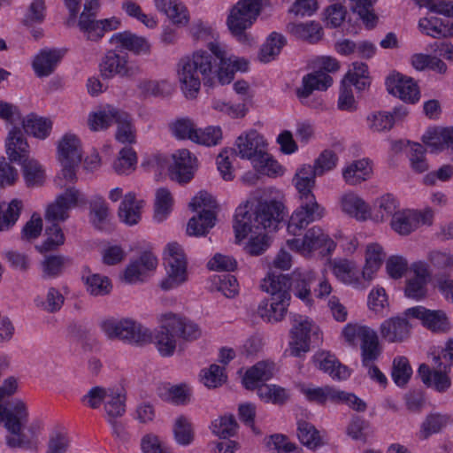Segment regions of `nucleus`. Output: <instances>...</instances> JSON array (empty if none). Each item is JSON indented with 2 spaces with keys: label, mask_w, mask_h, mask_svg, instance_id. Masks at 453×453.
Masks as SVG:
<instances>
[{
  "label": "nucleus",
  "mask_w": 453,
  "mask_h": 453,
  "mask_svg": "<svg viewBox=\"0 0 453 453\" xmlns=\"http://www.w3.org/2000/svg\"><path fill=\"white\" fill-rule=\"evenodd\" d=\"M208 48L211 52L199 50L181 58L178 63V79L187 98L196 97L202 82L208 87L213 86L216 81L221 85L229 84L237 71L248 69L244 58L228 57L219 42H209Z\"/></svg>",
  "instance_id": "f257e3e1"
},
{
  "label": "nucleus",
  "mask_w": 453,
  "mask_h": 453,
  "mask_svg": "<svg viewBox=\"0 0 453 453\" xmlns=\"http://www.w3.org/2000/svg\"><path fill=\"white\" fill-rule=\"evenodd\" d=\"M283 211V203L276 200L259 201L251 211L248 210V204L239 206L233 225L235 238L242 241L249 233L275 230L284 218Z\"/></svg>",
  "instance_id": "f03ea898"
},
{
  "label": "nucleus",
  "mask_w": 453,
  "mask_h": 453,
  "mask_svg": "<svg viewBox=\"0 0 453 453\" xmlns=\"http://www.w3.org/2000/svg\"><path fill=\"white\" fill-rule=\"evenodd\" d=\"M29 412L21 399H15L9 406L0 405V420L9 434L6 444L12 449H30L36 438L37 426H27Z\"/></svg>",
  "instance_id": "7ed1b4c3"
},
{
  "label": "nucleus",
  "mask_w": 453,
  "mask_h": 453,
  "mask_svg": "<svg viewBox=\"0 0 453 453\" xmlns=\"http://www.w3.org/2000/svg\"><path fill=\"white\" fill-rule=\"evenodd\" d=\"M262 8V0H239L231 9L226 19L230 33L241 42L250 41L246 30L257 19Z\"/></svg>",
  "instance_id": "20e7f679"
},
{
  "label": "nucleus",
  "mask_w": 453,
  "mask_h": 453,
  "mask_svg": "<svg viewBox=\"0 0 453 453\" xmlns=\"http://www.w3.org/2000/svg\"><path fill=\"white\" fill-rule=\"evenodd\" d=\"M217 206L215 199L206 191H200L189 203L192 211L204 207L197 216L192 217L187 226V234L191 236L206 235L215 225L216 215L211 209Z\"/></svg>",
  "instance_id": "39448f33"
},
{
  "label": "nucleus",
  "mask_w": 453,
  "mask_h": 453,
  "mask_svg": "<svg viewBox=\"0 0 453 453\" xmlns=\"http://www.w3.org/2000/svg\"><path fill=\"white\" fill-rule=\"evenodd\" d=\"M101 326L110 339H119L141 346L152 342L149 330L132 319L106 320Z\"/></svg>",
  "instance_id": "423d86ee"
},
{
  "label": "nucleus",
  "mask_w": 453,
  "mask_h": 453,
  "mask_svg": "<svg viewBox=\"0 0 453 453\" xmlns=\"http://www.w3.org/2000/svg\"><path fill=\"white\" fill-rule=\"evenodd\" d=\"M340 68L339 62L331 57L321 59L319 70L310 73L303 77L302 86L296 89V96L303 104L314 90H326L333 84V78L328 73H334Z\"/></svg>",
  "instance_id": "0eeeda50"
},
{
  "label": "nucleus",
  "mask_w": 453,
  "mask_h": 453,
  "mask_svg": "<svg viewBox=\"0 0 453 453\" xmlns=\"http://www.w3.org/2000/svg\"><path fill=\"white\" fill-rule=\"evenodd\" d=\"M298 198L299 205L292 213L288 224V231L293 235L299 234L311 223L320 220L326 212L314 194H306Z\"/></svg>",
  "instance_id": "6e6552de"
},
{
  "label": "nucleus",
  "mask_w": 453,
  "mask_h": 453,
  "mask_svg": "<svg viewBox=\"0 0 453 453\" xmlns=\"http://www.w3.org/2000/svg\"><path fill=\"white\" fill-rule=\"evenodd\" d=\"M165 265L167 276L160 282L162 289L175 288L188 280L186 256L183 249L177 242H171L167 245Z\"/></svg>",
  "instance_id": "1a4fd4ad"
},
{
  "label": "nucleus",
  "mask_w": 453,
  "mask_h": 453,
  "mask_svg": "<svg viewBox=\"0 0 453 453\" xmlns=\"http://www.w3.org/2000/svg\"><path fill=\"white\" fill-rule=\"evenodd\" d=\"M99 71L103 79L133 78L141 73L138 65H130L127 55L120 54L117 50H109L102 58Z\"/></svg>",
  "instance_id": "9d476101"
},
{
  "label": "nucleus",
  "mask_w": 453,
  "mask_h": 453,
  "mask_svg": "<svg viewBox=\"0 0 453 453\" xmlns=\"http://www.w3.org/2000/svg\"><path fill=\"white\" fill-rule=\"evenodd\" d=\"M293 321L289 351L291 356L301 357L310 351L311 332L314 328H312V321L301 315H295Z\"/></svg>",
  "instance_id": "9b49d317"
},
{
  "label": "nucleus",
  "mask_w": 453,
  "mask_h": 453,
  "mask_svg": "<svg viewBox=\"0 0 453 453\" xmlns=\"http://www.w3.org/2000/svg\"><path fill=\"white\" fill-rule=\"evenodd\" d=\"M405 316L420 319L422 325L437 334L448 333L450 329V322L442 310H429L423 306L409 308L404 312Z\"/></svg>",
  "instance_id": "f8f14e48"
},
{
  "label": "nucleus",
  "mask_w": 453,
  "mask_h": 453,
  "mask_svg": "<svg viewBox=\"0 0 453 453\" xmlns=\"http://www.w3.org/2000/svg\"><path fill=\"white\" fill-rule=\"evenodd\" d=\"M235 149L231 152L242 159L252 160L254 165L256 160L260 158L265 151V141L257 131L250 130L241 134L235 141Z\"/></svg>",
  "instance_id": "ddd939ff"
},
{
  "label": "nucleus",
  "mask_w": 453,
  "mask_h": 453,
  "mask_svg": "<svg viewBox=\"0 0 453 453\" xmlns=\"http://www.w3.org/2000/svg\"><path fill=\"white\" fill-rule=\"evenodd\" d=\"M288 246L303 254H310L313 250L326 246L328 250L334 248V242L319 226L310 228L303 239L294 238L287 241Z\"/></svg>",
  "instance_id": "4468645a"
},
{
  "label": "nucleus",
  "mask_w": 453,
  "mask_h": 453,
  "mask_svg": "<svg viewBox=\"0 0 453 453\" xmlns=\"http://www.w3.org/2000/svg\"><path fill=\"white\" fill-rule=\"evenodd\" d=\"M434 365L435 367L431 369L426 364H421L418 374L427 388H431L438 393H445L451 387V379L449 376L450 370L449 365H444L443 362H437Z\"/></svg>",
  "instance_id": "2eb2a0df"
},
{
  "label": "nucleus",
  "mask_w": 453,
  "mask_h": 453,
  "mask_svg": "<svg viewBox=\"0 0 453 453\" xmlns=\"http://www.w3.org/2000/svg\"><path fill=\"white\" fill-rule=\"evenodd\" d=\"M97 16H85L80 15L77 27L89 41H98L105 32L116 30L120 26V21L115 18L96 19Z\"/></svg>",
  "instance_id": "dca6fc26"
},
{
  "label": "nucleus",
  "mask_w": 453,
  "mask_h": 453,
  "mask_svg": "<svg viewBox=\"0 0 453 453\" xmlns=\"http://www.w3.org/2000/svg\"><path fill=\"white\" fill-rule=\"evenodd\" d=\"M388 91L405 103L415 104L420 98L418 86L411 77L394 73L386 81Z\"/></svg>",
  "instance_id": "f3484780"
},
{
  "label": "nucleus",
  "mask_w": 453,
  "mask_h": 453,
  "mask_svg": "<svg viewBox=\"0 0 453 453\" xmlns=\"http://www.w3.org/2000/svg\"><path fill=\"white\" fill-rule=\"evenodd\" d=\"M79 194L75 188H69L58 196L55 202L48 206L45 219L51 224L66 220L70 209L77 205Z\"/></svg>",
  "instance_id": "a211bd4d"
},
{
  "label": "nucleus",
  "mask_w": 453,
  "mask_h": 453,
  "mask_svg": "<svg viewBox=\"0 0 453 453\" xmlns=\"http://www.w3.org/2000/svg\"><path fill=\"white\" fill-rule=\"evenodd\" d=\"M174 325L169 312L161 315L160 326L156 331L152 341L163 357L172 356L176 349L178 335L175 334Z\"/></svg>",
  "instance_id": "6ab92c4d"
},
{
  "label": "nucleus",
  "mask_w": 453,
  "mask_h": 453,
  "mask_svg": "<svg viewBox=\"0 0 453 453\" xmlns=\"http://www.w3.org/2000/svg\"><path fill=\"white\" fill-rule=\"evenodd\" d=\"M173 163L169 167L172 180L179 183H187L194 177L196 158L191 153L182 149L173 154Z\"/></svg>",
  "instance_id": "aec40b11"
},
{
  "label": "nucleus",
  "mask_w": 453,
  "mask_h": 453,
  "mask_svg": "<svg viewBox=\"0 0 453 453\" xmlns=\"http://www.w3.org/2000/svg\"><path fill=\"white\" fill-rule=\"evenodd\" d=\"M157 257L150 250L142 252L139 258L131 262L124 271V280L127 283L143 281L149 273L156 270Z\"/></svg>",
  "instance_id": "412c9836"
},
{
  "label": "nucleus",
  "mask_w": 453,
  "mask_h": 453,
  "mask_svg": "<svg viewBox=\"0 0 453 453\" xmlns=\"http://www.w3.org/2000/svg\"><path fill=\"white\" fill-rule=\"evenodd\" d=\"M411 325L406 318L393 317L381 323L380 336L390 343L403 342L411 334Z\"/></svg>",
  "instance_id": "4be33fe9"
},
{
  "label": "nucleus",
  "mask_w": 453,
  "mask_h": 453,
  "mask_svg": "<svg viewBox=\"0 0 453 453\" xmlns=\"http://www.w3.org/2000/svg\"><path fill=\"white\" fill-rule=\"evenodd\" d=\"M110 42L134 55H149L150 53V43L149 41L145 37L139 36L130 31L113 34L110 38Z\"/></svg>",
  "instance_id": "5701e85b"
},
{
  "label": "nucleus",
  "mask_w": 453,
  "mask_h": 453,
  "mask_svg": "<svg viewBox=\"0 0 453 453\" xmlns=\"http://www.w3.org/2000/svg\"><path fill=\"white\" fill-rule=\"evenodd\" d=\"M312 360L318 369L328 373L334 380H347L350 376L349 368L342 365L337 358L329 352H318L313 356Z\"/></svg>",
  "instance_id": "b1692460"
},
{
  "label": "nucleus",
  "mask_w": 453,
  "mask_h": 453,
  "mask_svg": "<svg viewBox=\"0 0 453 453\" xmlns=\"http://www.w3.org/2000/svg\"><path fill=\"white\" fill-rule=\"evenodd\" d=\"M334 275L342 283L352 285L357 288H365L367 285L362 282V276L354 261L348 259L336 260L332 265Z\"/></svg>",
  "instance_id": "393cba45"
},
{
  "label": "nucleus",
  "mask_w": 453,
  "mask_h": 453,
  "mask_svg": "<svg viewBox=\"0 0 453 453\" xmlns=\"http://www.w3.org/2000/svg\"><path fill=\"white\" fill-rule=\"evenodd\" d=\"M422 142L432 151L449 150L453 152V127L428 129L422 136Z\"/></svg>",
  "instance_id": "a878e982"
},
{
  "label": "nucleus",
  "mask_w": 453,
  "mask_h": 453,
  "mask_svg": "<svg viewBox=\"0 0 453 453\" xmlns=\"http://www.w3.org/2000/svg\"><path fill=\"white\" fill-rule=\"evenodd\" d=\"M6 153L12 162L21 163L29 154V146L27 139L19 127H13L6 139Z\"/></svg>",
  "instance_id": "bb28decb"
},
{
  "label": "nucleus",
  "mask_w": 453,
  "mask_h": 453,
  "mask_svg": "<svg viewBox=\"0 0 453 453\" xmlns=\"http://www.w3.org/2000/svg\"><path fill=\"white\" fill-rule=\"evenodd\" d=\"M421 221L425 223V214L416 211L403 210L394 215L391 226L399 234L407 235L417 229Z\"/></svg>",
  "instance_id": "cd10ccee"
},
{
  "label": "nucleus",
  "mask_w": 453,
  "mask_h": 453,
  "mask_svg": "<svg viewBox=\"0 0 453 453\" xmlns=\"http://www.w3.org/2000/svg\"><path fill=\"white\" fill-rule=\"evenodd\" d=\"M290 299L280 297H270L264 300L257 308L258 315L267 322H278L285 317Z\"/></svg>",
  "instance_id": "c85d7f7f"
},
{
  "label": "nucleus",
  "mask_w": 453,
  "mask_h": 453,
  "mask_svg": "<svg viewBox=\"0 0 453 453\" xmlns=\"http://www.w3.org/2000/svg\"><path fill=\"white\" fill-rule=\"evenodd\" d=\"M73 264V259L62 254L44 255L40 262L41 275L43 280H52L61 276L65 268Z\"/></svg>",
  "instance_id": "c756f323"
},
{
  "label": "nucleus",
  "mask_w": 453,
  "mask_h": 453,
  "mask_svg": "<svg viewBox=\"0 0 453 453\" xmlns=\"http://www.w3.org/2000/svg\"><path fill=\"white\" fill-rule=\"evenodd\" d=\"M275 365L270 361H260L250 368L242 379V383L247 389H257L259 382L270 380L274 373Z\"/></svg>",
  "instance_id": "7c9ffc66"
},
{
  "label": "nucleus",
  "mask_w": 453,
  "mask_h": 453,
  "mask_svg": "<svg viewBox=\"0 0 453 453\" xmlns=\"http://www.w3.org/2000/svg\"><path fill=\"white\" fill-rule=\"evenodd\" d=\"M142 206L143 201L137 200L134 193L129 192L126 194L118 210V216L120 221L127 226L138 224L141 219Z\"/></svg>",
  "instance_id": "2f4dec72"
},
{
  "label": "nucleus",
  "mask_w": 453,
  "mask_h": 453,
  "mask_svg": "<svg viewBox=\"0 0 453 453\" xmlns=\"http://www.w3.org/2000/svg\"><path fill=\"white\" fill-rule=\"evenodd\" d=\"M261 288L270 294L271 297H280L291 299L289 276L275 272L268 273L263 280Z\"/></svg>",
  "instance_id": "473e14b6"
},
{
  "label": "nucleus",
  "mask_w": 453,
  "mask_h": 453,
  "mask_svg": "<svg viewBox=\"0 0 453 453\" xmlns=\"http://www.w3.org/2000/svg\"><path fill=\"white\" fill-rule=\"evenodd\" d=\"M64 53L59 50H42L35 58L33 68L38 77H46L50 75L60 62Z\"/></svg>",
  "instance_id": "72a5a7b5"
},
{
  "label": "nucleus",
  "mask_w": 453,
  "mask_h": 453,
  "mask_svg": "<svg viewBox=\"0 0 453 453\" xmlns=\"http://www.w3.org/2000/svg\"><path fill=\"white\" fill-rule=\"evenodd\" d=\"M300 391L305 395L309 402L325 405L327 402L336 404L340 398V389L331 386L311 388L305 385L300 387Z\"/></svg>",
  "instance_id": "f704fd0d"
},
{
  "label": "nucleus",
  "mask_w": 453,
  "mask_h": 453,
  "mask_svg": "<svg viewBox=\"0 0 453 453\" xmlns=\"http://www.w3.org/2000/svg\"><path fill=\"white\" fill-rule=\"evenodd\" d=\"M385 254L382 247L377 243L369 244L365 252V265L362 271V279L368 284L372 280L374 273L380 268Z\"/></svg>",
  "instance_id": "c9c22d12"
},
{
  "label": "nucleus",
  "mask_w": 453,
  "mask_h": 453,
  "mask_svg": "<svg viewBox=\"0 0 453 453\" xmlns=\"http://www.w3.org/2000/svg\"><path fill=\"white\" fill-rule=\"evenodd\" d=\"M313 280L311 273L295 271L289 276V282H291L290 291L306 303H310L311 302V285Z\"/></svg>",
  "instance_id": "e433bc0d"
},
{
  "label": "nucleus",
  "mask_w": 453,
  "mask_h": 453,
  "mask_svg": "<svg viewBox=\"0 0 453 453\" xmlns=\"http://www.w3.org/2000/svg\"><path fill=\"white\" fill-rule=\"evenodd\" d=\"M372 173V164L368 158L353 161L342 173L343 178L349 185H357L370 178Z\"/></svg>",
  "instance_id": "4c0bfd02"
},
{
  "label": "nucleus",
  "mask_w": 453,
  "mask_h": 453,
  "mask_svg": "<svg viewBox=\"0 0 453 453\" xmlns=\"http://www.w3.org/2000/svg\"><path fill=\"white\" fill-rule=\"evenodd\" d=\"M81 280L87 291L95 296L108 295L111 290V283L108 277L98 273H90L88 267L83 268Z\"/></svg>",
  "instance_id": "58836bf2"
},
{
  "label": "nucleus",
  "mask_w": 453,
  "mask_h": 453,
  "mask_svg": "<svg viewBox=\"0 0 453 453\" xmlns=\"http://www.w3.org/2000/svg\"><path fill=\"white\" fill-rule=\"evenodd\" d=\"M365 332L366 334H363L360 346L362 365H370V363H374L379 358L382 349L377 333L372 329Z\"/></svg>",
  "instance_id": "ea45409f"
},
{
  "label": "nucleus",
  "mask_w": 453,
  "mask_h": 453,
  "mask_svg": "<svg viewBox=\"0 0 453 453\" xmlns=\"http://www.w3.org/2000/svg\"><path fill=\"white\" fill-rule=\"evenodd\" d=\"M297 425V437L300 442L311 449L324 445L319 431L310 422L299 419Z\"/></svg>",
  "instance_id": "a19ab883"
},
{
  "label": "nucleus",
  "mask_w": 453,
  "mask_h": 453,
  "mask_svg": "<svg viewBox=\"0 0 453 453\" xmlns=\"http://www.w3.org/2000/svg\"><path fill=\"white\" fill-rule=\"evenodd\" d=\"M59 160L81 162L82 154L81 142L74 134H66L58 142Z\"/></svg>",
  "instance_id": "79ce46f5"
},
{
  "label": "nucleus",
  "mask_w": 453,
  "mask_h": 453,
  "mask_svg": "<svg viewBox=\"0 0 453 453\" xmlns=\"http://www.w3.org/2000/svg\"><path fill=\"white\" fill-rule=\"evenodd\" d=\"M288 31L296 38L310 43H316L322 38V27L315 22L290 23L288 25Z\"/></svg>",
  "instance_id": "37998d69"
},
{
  "label": "nucleus",
  "mask_w": 453,
  "mask_h": 453,
  "mask_svg": "<svg viewBox=\"0 0 453 453\" xmlns=\"http://www.w3.org/2000/svg\"><path fill=\"white\" fill-rule=\"evenodd\" d=\"M23 177L28 188L41 187L43 185L46 175L42 166L35 159L21 161Z\"/></svg>",
  "instance_id": "c03bdc74"
},
{
  "label": "nucleus",
  "mask_w": 453,
  "mask_h": 453,
  "mask_svg": "<svg viewBox=\"0 0 453 453\" xmlns=\"http://www.w3.org/2000/svg\"><path fill=\"white\" fill-rule=\"evenodd\" d=\"M22 208V201L17 198L12 199L8 204L0 203V231H7L15 225Z\"/></svg>",
  "instance_id": "a18cd8bd"
},
{
  "label": "nucleus",
  "mask_w": 453,
  "mask_h": 453,
  "mask_svg": "<svg viewBox=\"0 0 453 453\" xmlns=\"http://www.w3.org/2000/svg\"><path fill=\"white\" fill-rule=\"evenodd\" d=\"M23 128L27 134L39 139H45L49 136L52 128V122L45 118L30 113L23 120Z\"/></svg>",
  "instance_id": "49530a36"
},
{
  "label": "nucleus",
  "mask_w": 453,
  "mask_h": 453,
  "mask_svg": "<svg viewBox=\"0 0 453 453\" xmlns=\"http://www.w3.org/2000/svg\"><path fill=\"white\" fill-rule=\"evenodd\" d=\"M286 44L285 37L276 32H273L265 42L261 46L258 59L263 63H269L278 56Z\"/></svg>",
  "instance_id": "de8ad7c7"
},
{
  "label": "nucleus",
  "mask_w": 453,
  "mask_h": 453,
  "mask_svg": "<svg viewBox=\"0 0 453 453\" xmlns=\"http://www.w3.org/2000/svg\"><path fill=\"white\" fill-rule=\"evenodd\" d=\"M257 394L262 401L276 405L284 404L289 398L286 388L274 384H260Z\"/></svg>",
  "instance_id": "09e8293b"
},
{
  "label": "nucleus",
  "mask_w": 453,
  "mask_h": 453,
  "mask_svg": "<svg viewBox=\"0 0 453 453\" xmlns=\"http://www.w3.org/2000/svg\"><path fill=\"white\" fill-rule=\"evenodd\" d=\"M316 176L319 175L311 165H303L298 170L294 178L295 186L299 195L298 196L306 194H313L312 189L315 187Z\"/></svg>",
  "instance_id": "8fccbe9b"
},
{
  "label": "nucleus",
  "mask_w": 453,
  "mask_h": 453,
  "mask_svg": "<svg viewBox=\"0 0 453 453\" xmlns=\"http://www.w3.org/2000/svg\"><path fill=\"white\" fill-rule=\"evenodd\" d=\"M169 314L173 323L175 324L174 330L178 337L185 341H194L200 337L201 329L197 324L173 312H169Z\"/></svg>",
  "instance_id": "3c124183"
},
{
  "label": "nucleus",
  "mask_w": 453,
  "mask_h": 453,
  "mask_svg": "<svg viewBox=\"0 0 453 453\" xmlns=\"http://www.w3.org/2000/svg\"><path fill=\"white\" fill-rule=\"evenodd\" d=\"M342 207L344 212L358 220H365L371 215L368 204L354 195L345 196L342 200Z\"/></svg>",
  "instance_id": "603ef678"
},
{
  "label": "nucleus",
  "mask_w": 453,
  "mask_h": 453,
  "mask_svg": "<svg viewBox=\"0 0 453 453\" xmlns=\"http://www.w3.org/2000/svg\"><path fill=\"white\" fill-rule=\"evenodd\" d=\"M46 239L37 247L40 253H46L58 250L65 243V234L58 223H50L45 229Z\"/></svg>",
  "instance_id": "864d4df0"
},
{
  "label": "nucleus",
  "mask_w": 453,
  "mask_h": 453,
  "mask_svg": "<svg viewBox=\"0 0 453 453\" xmlns=\"http://www.w3.org/2000/svg\"><path fill=\"white\" fill-rule=\"evenodd\" d=\"M121 110L112 106H107L104 111L94 112L89 115L88 125L91 130L98 131L105 129L116 121Z\"/></svg>",
  "instance_id": "5fc2aeb1"
},
{
  "label": "nucleus",
  "mask_w": 453,
  "mask_h": 453,
  "mask_svg": "<svg viewBox=\"0 0 453 453\" xmlns=\"http://www.w3.org/2000/svg\"><path fill=\"white\" fill-rule=\"evenodd\" d=\"M451 423L450 416L441 413H432L428 415L422 423L420 434L426 439L433 434L441 432L444 427Z\"/></svg>",
  "instance_id": "6e6d98bb"
},
{
  "label": "nucleus",
  "mask_w": 453,
  "mask_h": 453,
  "mask_svg": "<svg viewBox=\"0 0 453 453\" xmlns=\"http://www.w3.org/2000/svg\"><path fill=\"white\" fill-rule=\"evenodd\" d=\"M115 123L118 124L116 139L122 143H134L135 142V130L132 125L130 115L121 111Z\"/></svg>",
  "instance_id": "4d7b16f0"
},
{
  "label": "nucleus",
  "mask_w": 453,
  "mask_h": 453,
  "mask_svg": "<svg viewBox=\"0 0 453 453\" xmlns=\"http://www.w3.org/2000/svg\"><path fill=\"white\" fill-rule=\"evenodd\" d=\"M412 374V369L410 365L409 360L405 357H396L393 360L391 376L394 382L399 386L403 387L409 381Z\"/></svg>",
  "instance_id": "13d9d810"
},
{
  "label": "nucleus",
  "mask_w": 453,
  "mask_h": 453,
  "mask_svg": "<svg viewBox=\"0 0 453 453\" xmlns=\"http://www.w3.org/2000/svg\"><path fill=\"white\" fill-rule=\"evenodd\" d=\"M238 424L233 415L222 416L211 424L212 433L221 439H227L236 434Z\"/></svg>",
  "instance_id": "bf43d9fd"
},
{
  "label": "nucleus",
  "mask_w": 453,
  "mask_h": 453,
  "mask_svg": "<svg viewBox=\"0 0 453 453\" xmlns=\"http://www.w3.org/2000/svg\"><path fill=\"white\" fill-rule=\"evenodd\" d=\"M173 430L174 439L178 444L187 446L192 442L194 439L192 426L185 416H180L176 418Z\"/></svg>",
  "instance_id": "052dcab7"
},
{
  "label": "nucleus",
  "mask_w": 453,
  "mask_h": 453,
  "mask_svg": "<svg viewBox=\"0 0 453 453\" xmlns=\"http://www.w3.org/2000/svg\"><path fill=\"white\" fill-rule=\"evenodd\" d=\"M173 196L171 192L165 188H160L156 193L155 202V218L162 221L171 211L173 205Z\"/></svg>",
  "instance_id": "680f3d73"
},
{
  "label": "nucleus",
  "mask_w": 453,
  "mask_h": 453,
  "mask_svg": "<svg viewBox=\"0 0 453 453\" xmlns=\"http://www.w3.org/2000/svg\"><path fill=\"white\" fill-rule=\"evenodd\" d=\"M355 4L352 7L354 12H357L366 27H375L377 16L372 12V5L376 0H350Z\"/></svg>",
  "instance_id": "e2e57ef3"
},
{
  "label": "nucleus",
  "mask_w": 453,
  "mask_h": 453,
  "mask_svg": "<svg viewBox=\"0 0 453 453\" xmlns=\"http://www.w3.org/2000/svg\"><path fill=\"white\" fill-rule=\"evenodd\" d=\"M171 130L176 138L194 142L197 128L189 118H180L171 124Z\"/></svg>",
  "instance_id": "0e129e2a"
},
{
  "label": "nucleus",
  "mask_w": 453,
  "mask_h": 453,
  "mask_svg": "<svg viewBox=\"0 0 453 453\" xmlns=\"http://www.w3.org/2000/svg\"><path fill=\"white\" fill-rule=\"evenodd\" d=\"M161 396L165 401L184 405L190 400V390L186 384L174 385L167 388Z\"/></svg>",
  "instance_id": "69168bd1"
},
{
  "label": "nucleus",
  "mask_w": 453,
  "mask_h": 453,
  "mask_svg": "<svg viewBox=\"0 0 453 453\" xmlns=\"http://www.w3.org/2000/svg\"><path fill=\"white\" fill-rule=\"evenodd\" d=\"M196 143L205 146H216L222 140V130L219 127H208L204 129L197 128L194 136Z\"/></svg>",
  "instance_id": "338daca9"
},
{
  "label": "nucleus",
  "mask_w": 453,
  "mask_h": 453,
  "mask_svg": "<svg viewBox=\"0 0 453 453\" xmlns=\"http://www.w3.org/2000/svg\"><path fill=\"white\" fill-rule=\"evenodd\" d=\"M90 214L92 224L97 229L103 230L109 216V208L102 197L96 198L90 203Z\"/></svg>",
  "instance_id": "774afa93"
}]
</instances>
